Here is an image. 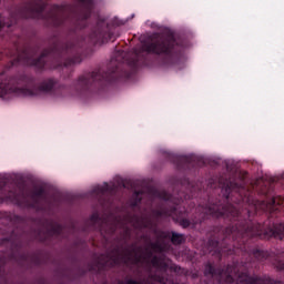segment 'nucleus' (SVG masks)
<instances>
[{
    "mask_svg": "<svg viewBox=\"0 0 284 284\" xmlns=\"http://www.w3.org/2000/svg\"><path fill=\"white\" fill-rule=\"evenodd\" d=\"M165 158L168 161L173 163L178 170H194V168H199L200 162L199 158L194 155H176L173 153H166Z\"/></svg>",
    "mask_w": 284,
    "mask_h": 284,
    "instance_id": "9b49d317",
    "label": "nucleus"
},
{
    "mask_svg": "<svg viewBox=\"0 0 284 284\" xmlns=\"http://www.w3.org/2000/svg\"><path fill=\"white\" fill-rule=\"evenodd\" d=\"M45 11V4H40L38 7H29L24 8L21 11L18 12V14H11L10 19L8 20H0V34L3 32V30H10V28H13V26H17L19 23V20L17 17H20V19H41L43 17V12Z\"/></svg>",
    "mask_w": 284,
    "mask_h": 284,
    "instance_id": "6e6552de",
    "label": "nucleus"
},
{
    "mask_svg": "<svg viewBox=\"0 0 284 284\" xmlns=\"http://www.w3.org/2000/svg\"><path fill=\"white\" fill-rule=\"evenodd\" d=\"M0 97H37V79L28 74L8 78L0 73Z\"/></svg>",
    "mask_w": 284,
    "mask_h": 284,
    "instance_id": "20e7f679",
    "label": "nucleus"
},
{
    "mask_svg": "<svg viewBox=\"0 0 284 284\" xmlns=\"http://www.w3.org/2000/svg\"><path fill=\"white\" fill-rule=\"evenodd\" d=\"M158 240L155 242L150 243L151 250L158 254H163L165 252H170L171 245L168 240L171 241L172 245H183L187 241V237L183 233H176L174 231H158L156 232Z\"/></svg>",
    "mask_w": 284,
    "mask_h": 284,
    "instance_id": "423d86ee",
    "label": "nucleus"
},
{
    "mask_svg": "<svg viewBox=\"0 0 284 284\" xmlns=\"http://www.w3.org/2000/svg\"><path fill=\"white\" fill-rule=\"evenodd\" d=\"M81 3L80 10L73 14V17H68L59 7H55L49 13V21L54 28H64L69 34H77L79 30L88 27V19L92 16V10L94 8V0H78Z\"/></svg>",
    "mask_w": 284,
    "mask_h": 284,
    "instance_id": "7ed1b4c3",
    "label": "nucleus"
},
{
    "mask_svg": "<svg viewBox=\"0 0 284 284\" xmlns=\"http://www.w3.org/2000/svg\"><path fill=\"white\" fill-rule=\"evenodd\" d=\"M128 223H131L134 230H148V227L152 225V219L136 214H126L122 217L121 215H114L112 213L101 216L99 212L92 213L89 219V225H91L93 230H98L105 240H109L110 236H114L116 230H123L122 241H125V243L132 239V229L128 226Z\"/></svg>",
    "mask_w": 284,
    "mask_h": 284,
    "instance_id": "f03ea898",
    "label": "nucleus"
},
{
    "mask_svg": "<svg viewBox=\"0 0 284 284\" xmlns=\"http://www.w3.org/2000/svg\"><path fill=\"white\" fill-rule=\"evenodd\" d=\"M75 229H77V225H74V223H71V225H70V232H74Z\"/></svg>",
    "mask_w": 284,
    "mask_h": 284,
    "instance_id": "f3484780",
    "label": "nucleus"
},
{
    "mask_svg": "<svg viewBox=\"0 0 284 284\" xmlns=\"http://www.w3.org/2000/svg\"><path fill=\"white\" fill-rule=\"evenodd\" d=\"M132 250L125 248V253L123 255L119 254V247L114 248L112 252L116 255H111L109 258L111 261V265H119L120 263H123L124 265H139L141 261H143V255H140L139 252H141V246L136 247L135 244H131Z\"/></svg>",
    "mask_w": 284,
    "mask_h": 284,
    "instance_id": "1a4fd4ad",
    "label": "nucleus"
},
{
    "mask_svg": "<svg viewBox=\"0 0 284 284\" xmlns=\"http://www.w3.org/2000/svg\"><path fill=\"white\" fill-rule=\"evenodd\" d=\"M83 45H85V39L63 42L59 36H53L48 40V48L43 49L37 59H34L37 50L30 47H26L22 50L14 47L0 52V60L3 61L4 57L9 59L7 65H4L6 70H11L14 65L20 64L30 65L36 70L68 68L83 61L81 58Z\"/></svg>",
    "mask_w": 284,
    "mask_h": 284,
    "instance_id": "f257e3e1",
    "label": "nucleus"
},
{
    "mask_svg": "<svg viewBox=\"0 0 284 284\" xmlns=\"http://www.w3.org/2000/svg\"><path fill=\"white\" fill-rule=\"evenodd\" d=\"M41 199H45V189L43 186H36L31 192L33 207H37L41 203Z\"/></svg>",
    "mask_w": 284,
    "mask_h": 284,
    "instance_id": "ddd939ff",
    "label": "nucleus"
},
{
    "mask_svg": "<svg viewBox=\"0 0 284 284\" xmlns=\"http://www.w3.org/2000/svg\"><path fill=\"white\" fill-rule=\"evenodd\" d=\"M88 41L93 45L108 43V41H116V36L112 30V26L108 23L105 18L98 16L95 26L91 29Z\"/></svg>",
    "mask_w": 284,
    "mask_h": 284,
    "instance_id": "0eeeda50",
    "label": "nucleus"
},
{
    "mask_svg": "<svg viewBox=\"0 0 284 284\" xmlns=\"http://www.w3.org/2000/svg\"><path fill=\"white\" fill-rule=\"evenodd\" d=\"M209 187H210L211 190H216V184H214V180H210V181H209Z\"/></svg>",
    "mask_w": 284,
    "mask_h": 284,
    "instance_id": "dca6fc26",
    "label": "nucleus"
},
{
    "mask_svg": "<svg viewBox=\"0 0 284 284\" xmlns=\"http://www.w3.org/2000/svg\"><path fill=\"white\" fill-rule=\"evenodd\" d=\"M141 196H143V191H134L132 199H131V207H139L141 203Z\"/></svg>",
    "mask_w": 284,
    "mask_h": 284,
    "instance_id": "4468645a",
    "label": "nucleus"
},
{
    "mask_svg": "<svg viewBox=\"0 0 284 284\" xmlns=\"http://www.w3.org/2000/svg\"><path fill=\"white\" fill-rule=\"evenodd\" d=\"M186 183L190 193L180 192L178 193V196L174 197V195L165 191L158 192L156 196L161 199V201H164L165 205H168V203H173V206H171L170 209H153L151 211L152 216H154L155 219H161V216H174V214H176L179 205H181L183 201H187V199H196L199 194H209L201 184H192L190 180H186Z\"/></svg>",
    "mask_w": 284,
    "mask_h": 284,
    "instance_id": "39448f33",
    "label": "nucleus"
},
{
    "mask_svg": "<svg viewBox=\"0 0 284 284\" xmlns=\"http://www.w3.org/2000/svg\"><path fill=\"white\" fill-rule=\"evenodd\" d=\"M105 194L110 196L116 194V184H108L106 182L101 186L98 185L92 190V195L95 196L101 205H104L103 197Z\"/></svg>",
    "mask_w": 284,
    "mask_h": 284,
    "instance_id": "f8f14e48",
    "label": "nucleus"
},
{
    "mask_svg": "<svg viewBox=\"0 0 284 284\" xmlns=\"http://www.w3.org/2000/svg\"><path fill=\"white\" fill-rule=\"evenodd\" d=\"M283 256H284V253H282V255L280 257H277L275 261V267L280 272H284V260H282Z\"/></svg>",
    "mask_w": 284,
    "mask_h": 284,
    "instance_id": "2eb2a0df",
    "label": "nucleus"
},
{
    "mask_svg": "<svg viewBox=\"0 0 284 284\" xmlns=\"http://www.w3.org/2000/svg\"><path fill=\"white\" fill-rule=\"evenodd\" d=\"M65 230H68V226L63 224L51 223L45 231L41 229L36 231V240L40 241V243H48V241H52V239L61 241L63 239H68Z\"/></svg>",
    "mask_w": 284,
    "mask_h": 284,
    "instance_id": "9d476101",
    "label": "nucleus"
}]
</instances>
